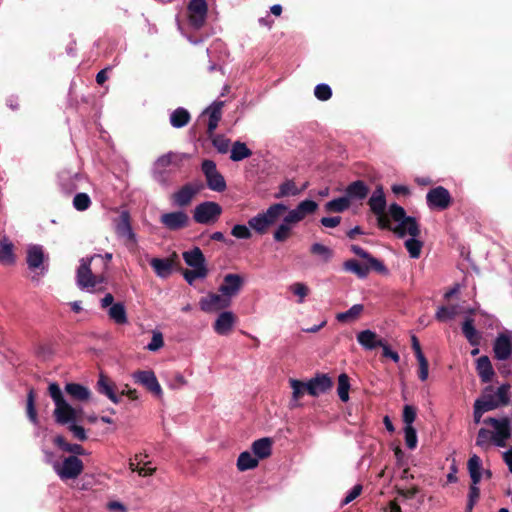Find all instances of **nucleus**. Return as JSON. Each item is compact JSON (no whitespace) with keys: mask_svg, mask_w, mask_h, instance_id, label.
Wrapping results in <instances>:
<instances>
[{"mask_svg":"<svg viewBox=\"0 0 512 512\" xmlns=\"http://www.w3.org/2000/svg\"><path fill=\"white\" fill-rule=\"evenodd\" d=\"M356 338L357 342L366 350L383 346V339L378 338L377 334L369 329L360 331Z\"/></svg>","mask_w":512,"mask_h":512,"instance_id":"obj_29","label":"nucleus"},{"mask_svg":"<svg viewBox=\"0 0 512 512\" xmlns=\"http://www.w3.org/2000/svg\"><path fill=\"white\" fill-rule=\"evenodd\" d=\"M190 120V113L184 108H177L170 115V124L174 128L185 126Z\"/></svg>","mask_w":512,"mask_h":512,"instance_id":"obj_48","label":"nucleus"},{"mask_svg":"<svg viewBox=\"0 0 512 512\" xmlns=\"http://www.w3.org/2000/svg\"><path fill=\"white\" fill-rule=\"evenodd\" d=\"M289 383L292 388V397L289 406L290 408H297L300 406L299 399L307 392V383L297 379H290Z\"/></svg>","mask_w":512,"mask_h":512,"instance_id":"obj_39","label":"nucleus"},{"mask_svg":"<svg viewBox=\"0 0 512 512\" xmlns=\"http://www.w3.org/2000/svg\"><path fill=\"white\" fill-rule=\"evenodd\" d=\"M245 283L244 277L240 274L229 273L223 278L219 287V292L227 296L230 300L237 296Z\"/></svg>","mask_w":512,"mask_h":512,"instance_id":"obj_17","label":"nucleus"},{"mask_svg":"<svg viewBox=\"0 0 512 512\" xmlns=\"http://www.w3.org/2000/svg\"><path fill=\"white\" fill-rule=\"evenodd\" d=\"M225 101H213L200 115V120L207 118V135L211 139L212 145L220 154H225L229 151L230 139L222 134H215L219 121L222 118V109Z\"/></svg>","mask_w":512,"mask_h":512,"instance_id":"obj_3","label":"nucleus"},{"mask_svg":"<svg viewBox=\"0 0 512 512\" xmlns=\"http://www.w3.org/2000/svg\"><path fill=\"white\" fill-rule=\"evenodd\" d=\"M351 251L359 256L360 258H363L367 261V264L370 265V267L381 273V274H386L388 272L386 266L383 264L382 261L378 260L377 258L373 257L371 254H369L366 250H364L362 247L358 246V245H352L351 246Z\"/></svg>","mask_w":512,"mask_h":512,"instance_id":"obj_30","label":"nucleus"},{"mask_svg":"<svg viewBox=\"0 0 512 512\" xmlns=\"http://www.w3.org/2000/svg\"><path fill=\"white\" fill-rule=\"evenodd\" d=\"M112 254L111 253H105L104 255L95 254L91 257H88L91 259L92 263L95 265L99 264L101 267L102 272H105L108 269L109 262L112 260Z\"/></svg>","mask_w":512,"mask_h":512,"instance_id":"obj_63","label":"nucleus"},{"mask_svg":"<svg viewBox=\"0 0 512 512\" xmlns=\"http://www.w3.org/2000/svg\"><path fill=\"white\" fill-rule=\"evenodd\" d=\"M201 171L205 176L207 187L215 192H223L227 185L225 178L218 171L216 163L213 160L205 159L201 163Z\"/></svg>","mask_w":512,"mask_h":512,"instance_id":"obj_10","label":"nucleus"},{"mask_svg":"<svg viewBox=\"0 0 512 512\" xmlns=\"http://www.w3.org/2000/svg\"><path fill=\"white\" fill-rule=\"evenodd\" d=\"M135 383L142 385L156 397L162 396V388L152 370H138L132 374Z\"/></svg>","mask_w":512,"mask_h":512,"instance_id":"obj_15","label":"nucleus"},{"mask_svg":"<svg viewBox=\"0 0 512 512\" xmlns=\"http://www.w3.org/2000/svg\"><path fill=\"white\" fill-rule=\"evenodd\" d=\"M364 306L362 304H354L347 311L338 313L336 319L339 322H347L350 320H354L358 318V316L363 312Z\"/></svg>","mask_w":512,"mask_h":512,"instance_id":"obj_52","label":"nucleus"},{"mask_svg":"<svg viewBox=\"0 0 512 512\" xmlns=\"http://www.w3.org/2000/svg\"><path fill=\"white\" fill-rule=\"evenodd\" d=\"M208 5L206 0H194V30L201 28L207 17Z\"/></svg>","mask_w":512,"mask_h":512,"instance_id":"obj_41","label":"nucleus"},{"mask_svg":"<svg viewBox=\"0 0 512 512\" xmlns=\"http://www.w3.org/2000/svg\"><path fill=\"white\" fill-rule=\"evenodd\" d=\"M231 305V300L220 293H211L200 300V307L205 312H216L226 309Z\"/></svg>","mask_w":512,"mask_h":512,"instance_id":"obj_18","label":"nucleus"},{"mask_svg":"<svg viewBox=\"0 0 512 512\" xmlns=\"http://www.w3.org/2000/svg\"><path fill=\"white\" fill-rule=\"evenodd\" d=\"M333 386L332 379L327 374H317L307 382V393L313 397L328 392Z\"/></svg>","mask_w":512,"mask_h":512,"instance_id":"obj_19","label":"nucleus"},{"mask_svg":"<svg viewBox=\"0 0 512 512\" xmlns=\"http://www.w3.org/2000/svg\"><path fill=\"white\" fill-rule=\"evenodd\" d=\"M492 348L496 360L507 361L512 358V331L499 333Z\"/></svg>","mask_w":512,"mask_h":512,"instance_id":"obj_14","label":"nucleus"},{"mask_svg":"<svg viewBox=\"0 0 512 512\" xmlns=\"http://www.w3.org/2000/svg\"><path fill=\"white\" fill-rule=\"evenodd\" d=\"M416 408L412 405H405L403 408V422L405 423V426H413V422L416 419Z\"/></svg>","mask_w":512,"mask_h":512,"instance_id":"obj_64","label":"nucleus"},{"mask_svg":"<svg viewBox=\"0 0 512 512\" xmlns=\"http://www.w3.org/2000/svg\"><path fill=\"white\" fill-rule=\"evenodd\" d=\"M451 202V194L448 189L443 186L432 188L426 194V203L430 209L442 211L447 209Z\"/></svg>","mask_w":512,"mask_h":512,"instance_id":"obj_13","label":"nucleus"},{"mask_svg":"<svg viewBox=\"0 0 512 512\" xmlns=\"http://www.w3.org/2000/svg\"><path fill=\"white\" fill-rule=\"evenodd\" d=\"M288 207L283 203H274L266 210L256 214L248 220V226L255 233L264 235L269 228L274 225L281 215L286 212Z\"/></svg>","mask_w":512,"mask_h":512,"instance_id":"obj_6","label":"nucleus"},{"mask_svg":"<svg viewBox=\"0 0 512 512\" xmlns=\"http://www.w3.org/2000/svg\"><path fill=\"white\" fill-rule=\"evenodd\" d=\"M350 207V202L346 198V196H341L335 199L328 201L324 208L327 212H337L341 213L346 211Z\"/></svg>","mask_w":512,"mask_h":512,"instance_id":"obj_49","label":"nucleus"},{"mask_svg":"<svg viewBox=\"0 0 512 512\" xmlns=\"http://www.w3.org/2000/svg\"><path fill=\"white\" fill-rule=\"evenodd\" d=\"M308 183H304L301 188H298L292 179H287L279 185L278 191L274 194L276 199H281L290 196H297L304 191Z\"/></svg>","mask_w":512,"mask_h":512,"instance_id":"obj_31","label":"nucleus"},{"mask_svg":"<svg viewBox=\"0 0 512 512\" xmlns=\"http://www.w3.org/2000/svg\"><path fill=\"white\" fill-rule=\"evenodd\" d=\"M476 370L484 383L490 382L494 376V369L488 356H481L477 359Z\"/></svg>","mask_w":512,"mask_h":512,"instance_id":"obj_34","label":"nucleus"},{"mask_svg":"<svg viewBox=\"0 0 512 512\" xmlns=\"http://www.w3.org/2000/svg\"><path fill=\"white\" fill-rule=\"evenodd\" d=\"M479 496H480V489L478 487V484H474V482H472L470 485V488H469L466 512H472L473 507L475 506L476 502L478 501Z\"/></svg>","mask_w":512,"mask_h":512,"instance_id":"obj_57","label":"nucleus"},{"mask_svg":"<svg viewBox=\"0 0 512 512\" xmlns=\"http://www.w3.org/2000/svg\"><path fill=\"white\" fill-rule=\"evenodd\" d=\"M259 460L250 451H243L237 459V469L241 472L254 469L258 466Z\"/></svg>","mask_w":512,"mask_h":512,"instance_id":"obj_43","label":"nucleus"},{"mask_svg":"<svg viewBox=\"0 0 512 512\" xmlns=\"http://www.w3.org/2000/svg\"><path fill=\"white\" fill-rule=\"evenodd\" d=\"M164 346L163 334L158 330L152 331V339L146 345V349L150 352H156Z\"/></svg>","mask_w":512,"mask_h":512,"instance_id":"obj_56","label":"nucleus"},{"mask_svg":"<svg viewBox=\"0 0 512 512\" xmlns=\"http://www.w3.org/2000/svg\"><path fill=\"white\" fill-rule=\"evenodd\" d=\"M96 390L99 394L106 396L114 404H119L121 401L120 395L116 392V384L106 375L100 373Z\"/></svg>","mask_w":512,"mask_h":512,"instance_id":"obj_21","label":"nucleus"},{"mask_svg":"<svg viewBox=\"0 0 512 512\" xmlns=\"http://www.w3.org/2000/svg\"><path fill=\"white\" fill-rule=\"evenodd\" d=\"M91 205V199L87 193H77L73 198V207L77 211H86Z\"/></svg>","mask_w":512,"mask_h":512,"instance_id":"obj_55","label":"nucleus"},{"mask_svg":"<svg viewBox=\"0 0 512 512\" xmlns=\"http://www.w3.org/2000/svg\"><path fill=\"white\" fill-rule=\"evenodd\" d=\"M467 468L469 471V475L471 478V482H474V484H479L482 478V461L480 457L476 454H473L467 463Z\"/></svg>","mask_w":512,"mask_h":512,"instance_id":"obj_40","label":"nucleus"},{"mask_svg":"<svg viewBox=\"0 0 512 512\" xmlns=\"http://www.w3.org/2000/svg\"><path fill=\"white\" fill-rule=\"evenodd\" d=\"M188 154L167 153L159 157L154 163L153 179L163 187H168L172 182V177L179 168L184 159H189Z\"/></svg>","mask_w":512,"mask_h":512,"instance_id":"obj_4","label":"nucleus"},{"mask_svg":"<svg viewBox=\"0 0 512 512\" xmlns=\"http://www.w3.org/2000/svg\"><path fill=\"white\" fill-rule=\"evenodd\" d=\"M114 226L118 237L123 238L133 244L137 243V236L132 229L130 213L127 210H122L120 212L118 218L114 220Z\"/></svg>","mask_w":512,"mask_h":512,"instance_id":"obj_16","label":"nucleus"},{"mask_svg":"<svg viewBox=\"0 0 512 512\" xmlns=\"http://www.w3.org/2000/svg\"><path fill=\"white\" fill-rule=\"evenodd\" d=\"M483 424L489 425L492 429L482 427L476 437V446L487 451L491 446L505 447L512 435V412L501 417H487Z\"/></svg>","mask_w":512,"mask_h":512,"instance_id":"obj_1","label":"nucleus"},{"mask_svg":"<svg viewBox=\"0 0 512 512\" xmlns=\"http://www.w3.org/2000/svg\"><path fill=\"white\" fill-rule=\"evenodd\" d=\"M386 197L381 185L377 186L372 192L368 205L370 210L378 216V225L380 228H389V220L384 215L386 210Z\"/></svg>","mask_w":512,"mask_h":512,"instance_id":"obj_12","label":"nucleus"},{"mask_svg":"<svg viewBox=\"0 0 512 512\" xmlns=\"http://www.w3.org/2000/svg\"><path fill=\"white\" fill-rule=\"evenodd\" d=\"M289 289L298 297V303L302 304L305 300V297L309 293V288L306 284L297 282L292 284Z\"/></svg>","mask_w":512,"mask_h":512,"instance_id":"obj_62","label":"nucleus"},{"mask_svg":"<svg viewBox=\"0 0 512 512\" xmlns=\"http://www.w3.org/2000/svg\"><path fill=\"white\" fill-rule=\"evenodd\" d=\"M53 454L45 452V459L52 464L53 470L61 480L77 478L83 471V463L77 456L66 457L62 462L52 461Z\"/></svg>","mask_w":512,"mask_h":512,"instance_id":"obj_8","label":"nucleus"},{"mask_svg":"<svg viewBox=\"0 0 512 512\" xmlns=\"http://www.w3.org/2000/svg\"><path fill=\"white\" fill-rule=\"evenodd\" d=\"M369 194V187L362 180H356L351 182L345 188V196L348 201L351 202H362Z\"/></svg>","mask_w":512,"mask_h":512,"instance_id":"obj_23","label":"nucleus"},{"mask_svg":"<svg viewBox=\"0 0 512 512\" xmlns=\"http://www.w3.org/2000/svg\"><path fill=\"white\" fill-rule=\"evenodd\" d=\"M83 179L82 175L78 172H73L69 169H63L58 174V183L61 190L65 193H72L79 187V182Z\"/></svg>","mask_w":512,"mask_h":512,"instance_id":"obj_20","label":"nucleus"},{"mask_svg":"<svg viewBox=\"0 0 512 512\" xmlns=\"http://www.w3.org/2000/svg\"><path fill=\"white\" fill-rule=\"evenodd\" d=\"M44 253L40 245H32L27 250V264L29 269H44L43 267Z\"/></svg>","mask_w":512,"mask_h":512,"instance_id":"obj_33","label":"nucleus"},{"mask_svg":"<svg viewBox=\"0 0 512 512\" xmlns=\"http://www.w3.org/2000/svg\"><path fill=\"white\" fill-rule=\"evenodd\" d=\"M189 217L182 211L170 212L161 215V223L169 230H178L187 225Z\"/></svg>","mask_w":512,"mask_h":512,"instance_id":"obj_24","label":"nucleus"},{"mask_svg":"<svg viewBox=\"0 0 512 512\" xmlns=\"http://www.w3.org/2000/svg\"><path fill=\"white\" fill-rule=\"evenodd\" d=\"M150 265L160 278H167L173 269L172 262L168 259L152 258Z\"/></svg>","mask_w":512,"mask_h":512,"instance_id":"obj_42","label":"nucleus"},{"mask_svg":"<svg viewBox=\"0 0 512 512\" xmlns=\"http://www.w3.org/2000/svg\"><path fill=\"white\" fill-rule=\"evenodd\" d=\"M208 274L204 254L199 247L194 246V280L204 279Z\"/></svg>","mask_w":512,"mask_h":512,"instance_id":"obj_36","label":"nucleus"},{"mask_svg":"<svg viewBox=\"0 0 512 512\" xmlns=\"http://www.w3.org/2000/svg\"><path fill=\"white\" fill-rule=\"evenodd\" d=\"M349 389V377L345 373L340 374L338 377L337 393L342 402H347L349 400Z\"/></svg>","mask_w":512,"mask_h":512,"instance_id":"obj_53","label":"nucleus"},{"mask_svg":"<svg viewBox=\"0 0 512 512\" xmlns=\"http://www.w3.org/2000/svg\"><path fill=\"white\" fill-rule=\"evenodd\" d=\"M236 320V316L233 312L222 311L216 318L213 324V329L218 335L227 336L235 326Z\"/></svg>","mask_w":512,"mask_h":512,"instance_id":"obj_22","label":"nucleus"},{"mask_svg":"<svg viewBox=\"0 0 512 512\" xmlns=\"http://www.w3.org/2000/svg\"><path fill=\"white\" fill-rule=\"evenodd\" d=\"M251 449L258 460L265 459L271 455L272 441L266 437L258 439L252 443Z\"/></svg>","mask_w":512,"mask_h":512,"instance_id":"obj_35","label":"nucleus"},{"mask_svg":"<svg viewBox=\"0 0 512 512\" xmlns=\"http://www.w3.org/2000/svg\"><path fill=\"white\" fill-rule=\"evenodd\" d=\"M462 332L472 346H479L481 336L480 333L474 327V321L472 318H467L462 324Z\"/></svg>","mask_w":512,"mask_h":512,"instance_id":"obj_37","label":"nucleus"},{"mask_svg":"<svg viewBox=\"0 0 512 512\" xmlns=\"http://www.w3.org/2000/svg\"><path fill=\"white\" fill-rule=\"evenodd\" d=\"M411 342H412V349L415 353V357L418 361V364H419V371H418V377L421 381H426L427 378H428V375H429V371H428V368H429V364H428V361L425 357V355L423 354L422 352V349H421V346H420V343H419V340L418 338L413 335L411 337Z\"/></svg>","mask_w":512,"mask_h":512,"instance_id":"obj_26","label":"nucleus"},{"mask_svg":"<svg viewBox=\"0 0 512 512\" xmlns=\"http://www.w3.org/2000/svg\"><path fill=\"white\" fill-rule=\"evenodd\" d=\"M27 416L34 425H38L39 422L37 418V412L35 409L33 390H30L27 396Z\"/></svg>","mask_w":512,"mask_h":512,"instance_id":"obj_59","label":"nucleus"},{"mask_svg":"<svg viewBox=\"0 0 512 512\" xmlns=\"http://www.w3.org/2000/svg\"><path fill=\"white\" fill-rule=\"evenodd\" d=\"M222 213V207L213 201H205L194 208V221L201 224H214Z\"/></svg>","mask_w":512,"mask_h":512,"instance_id":"obj_11","label":"nucleus"},{"mask_svg":"<svg viewBox=\"0 0 512 512\" xmlns=\"http://www.w3.org/2000/svg\"><path fill=\"white\" fill-rule=\"evenodd\" d=\"M192 201V183H187L172 196V203L175 206L183 207Z\"/></svg>","mask_w":512,"mask_h":512,"instance_id":"obj_44","label":"nucleus"},{"mask_svg":"<svg viewBox=\"0 0 512 512\" xmlns=\"http://www.w3.org/2000/svg\"><path fill=\"white\" fill-rule=\"evenodd\" d=\"M343 269L347 272L355 274L360 279H365L368 276L370 269L372 268L369 264L362 265L355 259H349L343 263Z\"/></svg>","mask_w":512,"mask_h":512,"instance_id":"obj_38","label":"nucleus"},{"mask_svg":"<svg viewBox=\"0 0 512 512\" xmlns=\"http://www.w3.org/2000/svg\"><path fill=\"white\" fill-rule=\"evenodd\" d=\"M418 236H410L404 245L407 249L409 256L413 259H418L421 255V249L423 247V242L417 239Z\"/></svg>","mask_w":512,"mask_h":512,"instance_id":"obj_50","label":"nucleus"},{"mask_svg":"<svg viewBox=\"0 0 512 512\" xmlns=\"http://www.w3.org/2000/svg\"><path fill=\"white\" fill-rule=\"evenodd\" d=\"M108 316L111 320L119 325H124L128 322L125 306L121 302L114 303L108 309Z\"/></svg>","mask_w":512,"mask_h":512,"instance_id":"obj_47","label":"nucleus"},{"mask_svg":"<svg viewBox=\"0 0 512 512\" xmlns=\"http://www.w3.org/2000/svg\"><path fill=\"white\" fill-rule=\"evenodd\" d=\"M297 222L287 213L281 223L277 226L273 233V239L275 242H284L286 241L292 232L293 226L296 225Z\"/></svg>","mask_w":512,"mask_h":512,"instance_id":"obj_27","label":"nucleus"},{"mask_svg":"<svg viewBox=\"0 0 512 512\" xmlns=\"http://www.w3.org/2000/svg\"><path fill=\"white\" fill-rule=\"evenodd\" d=\"M184 18L183 21L180 16L177 17L178 30L189 42H192V35L190 33V28L192 27V0H189L186 4Z\"/></svg>","mask_w":512,"mask_h":512,"instance_id":"obj_32","label":"nucleus"},{"mask_svg":"<svg viewBox=\"0 0 512 512\" xmlns=\"http://www.w3.org/2000/svg\"><path fill=\"white\" fill-rule=\"evenodd\" d=\"M15 262L13 253V244L6 237L0 240V263L3 265H12Z\"/></svg>","mask_w":512,"mask_h":512,"instance_id":"obj_45","label":"nucleus"},{"mask_svg":"<svg viewBox=\"0 0 512 512\" xmlns=\"http://www.w3.org/2000/svg\"><path fill=\"white\" fill-rule=\"evenodd\" d=\"M389 216L396 222L391 230L397 237L404 238L406 236H419L420 226L415 217L407 216L405 209L397 203H392L388 209Z\"/></svg>","mask_w":512,"mask_h":512,"instance_id":"obj_5","label":"nucleus"},{"mask_svg":"<svg viewBox=\"0 0 512 512\" xmlns=\"http://www.w3.org/2000/svg\"><path fill=\"white\" fill-rule=\"evenodd\" d=\"M510 384L503 383L497 389L487 386L483 389L481 396L475 400L484 410L491 411L508 404Z\"/></svg>","mask_w":512,"mask_h":512,"instance_id":"obj_7","label":"nucleus"},{"mask_svg":"<svg viewBox=\"0 0 512 512\" xmlns=\"http://www.w3.org/2000/svg\"><path fill=\"white\" fill-rule=\"evenodd\" d=\"M48 392L55 405L53 412L55 422L60 425H68L69 431L76 439L85 441L87 439L85 429L76 424L78 411L65 399L60 386L56 382H52L48 386Z\"/></svg>","mask_w":512,"mask_h":512,"instance_id":"obj_2","label":"nucleus"},{"mask_svg":"<svg viewBox=\"0 0 512 512\" xmlns=\"http://www.w3.org/2000/svg\"><path fill=\"white\" fill-rule=\"evenodd\" d=\"M252 155V151L247 147L244 142L235 141L232 144L230 150V159L233 162H239L246 158H249Z\"/></svg>","mask_w":512,"mask_h":512,"instance_id":"obj_46","label":"nucleus"},{"mask_svg":"<svg viewBox=\"0 0 512 512\" xmlns=\"http://www.w3.org/2000/svg\"><path fill=\"white\" fill-rule=\"evenodd\" d=\"M231 235L237 239H249L252 236L251 228L244 224H236L231 229Z\"/></svg>","mask_w":512,"mask_h":512,"instance_id":"obj_61","label":"nucleus"},{"mask_svg":"<svg viewBox=\"0 0 512 512\" xmlns=\"http://www.w3.org/2000/svg\"><path fill=\"white\" fill-rule=\"evenodd\" d=\"M318 208L317 202L306 199L301 201L294 209H287V213L297 222L302 221L306 216L313 214Z\"/></svg>","mask_w":512,"mask_h":512,"instance_id":"obj_25","label":"nucleus"},{"mask_svg":"<svg viewBox=\"0 0 512 512\" xmlns=\"http://www.w3.org/2000/svg\"><path fill=\"white\" fill-rule=\"evenodd\" d=\"M310 252L320 257L324 262L330 261L334 254L330 247L322 243H313L310 247Z\"/></svg>","mask_w":512,"mask_h":512,"instance_id":"obj_51","label":"nucleus"},{"mask_svg":"<svg viewBox=\"0 0 512 512\" xmlns=\"http://www.w3.org/2000/svg\"><path fill=\"white\" fill-rule=\"evenodd\" d=\"M457 313H458L457 306H450V307L440 306L437 309L435 318L440 322H446V321L453 319L457 315Z\"/></svg>","mask_w":512,"mask_h":512,"instance_id":"obj_54","label":"nucleus"},{"mask_svg":"<svg viewBox=\"0 0 512 512\" xmlns=\"http://www.w3.org/2000/svg\"><path fill=\"white\" fill-rule=\"evenodd\" d=\"M404 437L407 448L415 449L418 442L416 429L413 426H405Z\"/></svg>","mask_w":512,"mask_h":512,"instance_id":"obj_58","label":"nucleus"},{"mask_svg":"<svg viewBox=\"0 0 512 512\" xmlns=\"http://www.w3.org/2000/svg\"><path fill=\"white\" fill-rule=\"evenodd\" d=\"M92 261L88 257L80 260L76 273L77 285L82 290L92 291L97 284L105 281L103 273L97 274L92 272Z\"/></svg>","mask_w":512,"mask_h":512,"instance_id":"obj_9","label":"nucleus"},{"mask_svg":"<svg viewBox=\"0 0 512 512\" xmlns=\"http://www.w3.org/2000/svg\"><path fill=\"white\" fill-rule=\"evenodd\" d=\"M314 95L320 101H327L332 96V89L328 84L320 83L316 85Z\"/></svg>","mask_w":512,"mask_h":512,"instance_id":"obj_60","label":"nucleus"},{"mask_svg":"<svg viewBox=\"0 0 512 512\" xmlns=\"http://www.w3.org/2000/svg\"><path fill=\"white\" fill-rule=\"evenodd\" d=\"M64 390L75 401L86 402L92 397L90 389L79 383H67Z\"/></svg>","mask_w":512,"mask_h":512,"instance_id":"obj_28","label":"nucleus"}]
</instances>
